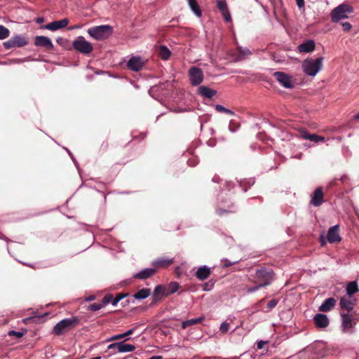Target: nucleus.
Segmentation results:
<instances>
[{
	"label": "nucleus",
	"instance_id": "nucleus-1",
	"mask_svg": "<svg viewBox=\"0 0 359 359\" xmlns=\"http://www.w3.org/2000/svg\"><path fill=\"white\" fill-rule=\"evenodd\" d=\"M323 60V57L305 59L302 66L303 72L307 76H315L322 69Z\"/></svg>",
	"mask_w": 359,
	"mask_h": 359
},
{
	"label": "nucleus",
	"instance_id": "nucleus-2",
	"mask_svg": "<svg viewBox=\"0 0 359 359\" xmlns=\"http://www.w3.org/2000/svg\"><path fill=\"white\" fill-rule=\"evenodd\" d=\"M353 12L352 6L348 4H341L332 10L330 13L332 22L339 23L342 20L348 18Z\"/></svg>",
	"mask_w": 359,
	"mask_h": 359
},
{
	"label": "nucleus",
	"instance_id": "nucleus-3",
	"mask_svg": "<svg viewBox=\"0 0 359 359\" xmlns=\"http://www.w3.org/2000/svg\"><path fill=\"white\" fill-rule=\"evenodd\" d=\"M113 32V27L109 25L91 27V37L96 40H104L109 38Z\"/></svg>",
	"mask_w": 359,
	"mask_h": 359
},
{
	"label": "nucleus",
	"instance_id": "nucleus-4",
	"mask_svg": "<svg viewBox=\"0 0 359 359\" xmlns=\"http://www.w3.org/2000/svg\"><path fill=\"white\" fill-rule=\"evenodd\" d=\"M76 323L77 320L74 318L63 319L55 325L53 331L57 335L62 334L74 327Z\"/></svg>",
	"mask_w": 359,
	"mask_h": 359
},
{
	"label": "nucleus",
	"instance_id": "nucleus-5",
	"mask_svg": "<svg viewBox=\"0 0 359 359\" xmlns=\"http://www.w3.org/2000/svg\"><path fill=\"white\" fill-rule=\"evenodd\" d=\"M28 43L27 39L22 35H15L9 40L4 43V47L7 49L13 47H22Z\"/></svg>",
	"mask_w": 359,
	"mask_h": 359
},
{
	"label": "nucleus",
	"instance_id": "nucleus-6",
	"mask_svg": "<svg viewBox=\"0 0 359 359\" xmlns=\"http://www.w3.org/2000/svg\"><path fill=\"white\" fill-rule=\"evenodd\" d=\"M273 76L283 87L289 89L294 87V82L292 77L288 74L282 72H276L273 74Z\"/></svg>",
	"mask_w": 359,
	"mask_h": 359
},
{
	"label": "nucleus",
	"instance_id": "nucleus-7",
	"mask_svg": "<svg viewBox=\"0 0 359 359\" xmlns=\"http://www.w3.org/2000/svg\"><path fill=\"white\" fill-rule=\"evenodd\" d=\"M189 76L193 86H198L203 81V72L201 69L197 67H192L189 70Z\"/></svg>",
	"mask_w": 359,
	"mask_h": 359
},
{
	"label": "nucleus",
	"instance_id": "nucleus-8",
	"mask_svg": "<svg viewBox=\"0 0 359 359\" xmlns=\"http://www.w3.org/2000/svg\"><path fill=\"white\" fill-rule=\"evenodd\" d=\"M73 47L75 50L83 53H90V43L87 41L83 36H79L73 42Z\"/></svg>",
	"mask_w": 359,
	"mask_h": 359
},
{
	"label": "nucleus",
	"instance_id": "nucleus-9",
	"mask_svg": "<svg viewBox=\"0 0 359 359\" xmlns=\"http://www.w3.org/2000/svg\"><path fill=\"white\" fill-rule=\"evenodd\" d=\"M273 274L272 270H268L265 268L257 269L255 271V277L261 281L260 283L269 282V285L271 284Z\"/></svg>",
	"mask_w": 359,
	"mask_h": 359
},
{
	"label": "nucleus",
	"instance_id": "nucleus-10",
	"mask_svg": "<svg viewBox=\"0 0 359 359\" xmlns=\"http://www.w3.org/2000/svg\"><path fill=\"white\" fill-rule=\"evenodd\" d=\"M339 224L331 226L327 231V238L330 243H339L341 241V238L339 233Z\"/></svg>",
	"mask_w": 359,
	"mask_h": 359
},
{
	"label": "nucleus",
	"instance_id": "nucleus-11",
	"mask_svg": "<svg viewBox=\"0 0 359 359\" xmlns=\"http://www.w3.org/2000/svg\"><path fill=\"white\" fill-rule=\"evenodd\" d=\"M217 7L222 13L225 22H229L231 21V15L229 11L226 1L225 0H217Z\"/></svg>",
	"mask_w": 359,
	"mask_h": 359
},
{
	"label": "nucleus",
	"instance_id": "nucleus-12",
	"mask_svg": "<svg viewBox=\"0 0 359 359\" xmlns=\"http://www.w3.org/2000/svg\"><path fill=\"white\" fill-rule=\"evenodd\" d=\"M69 24V20L64 18L60 20L53 21L44 26V28L50 31H56L66 27Z\"/></svg>",
	"mask_w": 359,
	"mask_h": 359
},
{
	"label": "nucleus",
	"instance_id": "nucleus-13",
	"mask_svg": "<svg viewBox=\"0 0 359 359\" xmlns=\"http://www.w3.org/2000/svg\"><path fill=\"white\" fill-rule=\"evenodd\" d=\"M355 304V300L353 299L352 297L344 296L340 298L339 306L341 309L347 311H351Z\"/></svg>",
	"mask_w": 359,
	"mask_h": 359
},
{
	"label": "nucleus",
	"instance_id": "nucleus-14",
	"mask_svg": "<svg viewBox=\"0 0 359 359\" xmlns=\"http://www.w3.org/2000/svg\"><path fill=\"white\" fill-rule=\"evenodd\" d=\"M144 62L140 56L132 57L127 63L128 69L135 72L140 71L142 68Z\"/></svg>",
	"mask_w": 359,
	"mask_h": 359
},
{
	"label": "nucleus",
	"instance_id": "nucleus-15",
	"mask_svg": "<svg viewBox=\"0 0 359 359\" xmlns=\"http://www.w3.org/2000/svg\"><path fill=\"white\" fill-rule=\"evenodd\" d=\"M324 201V195L321 187L317 188L311 196V204L316 207H318L323 204Z\"/></svg>",
	"mask_w": 359,
	"mask_h": 359
},
{
	"label": "nucleus",
	"instance_id": "nucleus-16",
	"mask_svg": "<svg viewBox=\"0 0 359 359\" xmlns=\"http://www.w3.org/2000/svg\"><path fill=\"white\" fill-rule=\"evenodd\" d=\"M165 296H168L165 285H158L156 286L152 294V304L159 302Z\"/></svg>",
	"mask_w": 359,
	"mask_h": 359
},
{
	"label": "nucleus",
	"instance_id": "nucleus-17",
	"mask_svg": "<svg viewBox=\"0 0 359 359\" xmlns=\"http://www.w3.org/2000/svg\"><path fill=\"white\" fill-rule=\"evenodd\" d=\"M34 44L36 46L46 48L50 50L53 48V44L51 40L48 37L44 36H36Z\"/></svg>",
	"mask_w": 359,
	"mask_h": 359
},
{
	"label": "nucleus",
	"instance_id": "nucleus-18",
	"mask_svg": "<svg viewBox=\"0 0 359 359\" xmlns=\"http://www.w3.org/2000/svg\"><path fill=\"white\" fill-rule=\"evenodd\" d=\"M313 321L316 326L318 328H325L330 323L329 318L323 313H317L313 318Z\"/></svg>",
	"mask_w": 359,
	"mask_h": 359
},
{
	"label": "nucleus",
	"instance_id": "nucleus-19",
	"mask_svg": "<svg viewBox=\"0 0 359 359\" xmlns=\"http://www.w3.org/2000/svg\"><path fill=\"white\" fill-rule=\"evenodd\" d=\"M341 327L344 332H347L350 328L353 327V323L352 316L348 313H341Z\"/></svg>",
	"mask_w": 359,
	"mask_h": 359
},
{
	"label": "nucleus",
	"instance_id": "nucleus-20",
	"mask_svg": "<svg viewBox=\"0 0 359 359\" xmlns=\"http://www.w3.org/2000/svg\"><path fill=\"white\" fill-rule=\"evenodd\" d=\"M300 137L304 140H309L314 142H325V139L323 136H320L316 134H310L306 130L300 131Z\"/></svg>",
	"mask_w": 359,
	"mask_h": 359
},
{
	"label": "nucleus",
	"instance_id": "nucleus-21",
	"mask_svg": "<svg viewBox=\"0 0 359 359\" xmlns=\"http://www.w3.org/2000/svg\"><path fill=\"white\" fill-rule=\"evenodd\" d=\"M156 273V269L153 268H146L135 273L133 277L140 280L147 279Z\"/></svg>",
	"mask_w": 359,
	"mask_h": 359
},
{
	"label": "nucleus",
	"instance_id": "nucleus-22",
	"mask_svg": "<svg viewBox=\"0 0 359 359\" xmlns=\"http://www.w3.org/2000/svg\"><path fill=\"white\" fill-rule=\"evenodd\" d=\"M336 302L334 297L327 298L323 301L318 309L322 312H328L335 306Z\"/></svg>",
	"mask_w": 359,
	"mask_h": 359
},
{
	"label": "nucleus",
	"instance_id": "nucleus-23",
	"mask_svg": "<svg viewBox=\"0 0 359 359\" xmlns=\"http://www.w3.org/2000/svg\"><path fill=\"white\" fill-rule=\"evenodd\" d=\"M315 42L313 40H307L304 41V43L299 44L298 46V50L299 53H310L313 51L315 48Z\"/></svg>",
	"mask_w": 359,
	"mask_h": 359
},
{
	"label": "nucleus",
	"instance_id": "nucleus-24",
	"mask_svg": "<svg viewBox=\"0 0 359 359\" xmlns=\"http://www.w3.org/2000/svg\"><path fill=\"white\" fill-rule=\"evenodd\" d=\"M210 274V269L206 266L203 265L199 267L196 272V278L200 280H204L208 278Z\"/></svg>",
	"mask_w": 359,
	"mask_h": 359
},
{
	"label": "nucleus",
	"instance_id": "nucleus-25",
	"mask_svg": "<svg viewBox=\"0 0 359 359\" xmlns=\"http://www.w3.org/2000/svg\"><path fill=\"white\" fill-rule=\"evenodd\" d=\"M198 92L205 98H211L217 94L215 90L211 89L205 86H201L198 88Z\"/></svg>",
	"mask_w": 359,
	"mask_h": 359
},
{
	"label": "nucleus",
	"instance_id": "nucleus-26",
	"mask_svg": "<svg viewBox=\"0 0 359 359\" xmlns=\"http://www.w3.org/2000/svg\"><path fill=\"white\" fill-rule=\"evenodd\" d=\"M238 54L236 55V60L241 61L245 60L247 57L252 55L251 50L245 47L239 46L237 48Z\"/></svg>",
	"mask_w": 359,
	"mask_h": 359
},
{
	"label": "nucleus",
	"instance_id": "nucleus-27",
	"mask_svg": "<svg viewBox=\"0 0 359 359\" xmlns=\"http://www.w3.org/2000/svg\"><path fill=\"white\" fill-rule=\"evenodd\" d=\"M150 294L151 290L149 288H142L135 293L133 297L135 299L143 300L147 298Z\"/></svg>",
	"mask_w": 359,
	"mask_h": 359
},
{
	"label": "nucleus",
	"instance_id": "nucleus-28",
	"mask_svg": "<svg viewBox=\"0 0 359 359\" xmlns=\"http://www.w3.org/2000/svg\"><path fill=\"white\" fill-rule=\"evenodd\" d=\"M188 4L192 12L197 16L201 17L202 15L201 9L196 0H187Z\"/></svg>",
	"mask_w": 359,
	"mask_h": 359
},
{
	"label": "nucleus",
	"instance_id": "nucleus-29",
	"mask_svg": "<svg viewBox=\"0 0 359 359\" xmlns=\"http://www.w3.org/2000/svg\"><path fill=\"white\" fill-rule=\"evenodd\" d=\"M118 352L128 353L132 352L135 349V346L130 344H126L124 341L118 342Z\"/></svg>",
	"mask_w": 359,
	"mask_h": 359
},
{
	"label": "nucleus",
	"instance_id": "nucleus-30",
	"mask_svg": "<svg viewBox=\"0 0 359 359\" xmlns=\"http://www.w3.org/2000/svg\"><path fill=\"white\" fill-rule=\"evenodd\" d=\"M346 296L351 297L353 294L358 291V286L356 281H352L347 284L346 288Z\"/></svg>",
	"mask_w": 359,
	"mask_h": 359
},
{
	"label": "nucleus",
	"instance_id": "nucleus-31",
	"mask_svg": "<svg viewBox=\"0 0 359 359\" xmlns=\"http://www.w3.org/2000/svg\"><path fill=\"white\" fill-rule=\"evenodd\" d=\"M203 319H204L203 317H198V318L184 320L182 323V327L183 329H185L189 326H191V325L200 323L203 320Z\"/></svg>",
	"mask_w": 359,
	"mask_h": 359
},
{
	"label": "nucleus",
	"instance_id": "nucleus-32",
	"mask_svg": "<svg viewBox=\"0 0 359 359\" xmlns=\"http://www.w3.org/2000/svg\"><path fill=\"white\" fill-rule=\"evenodd\" d=\"M135 330H136V327H133L132 329L128 330L127 332H124L123 334L114 335V336L108 338L105 341H113V340H117V339H121V338H123V337H126L133 334Z\"/></svg>",
	"mask_w": 359,
	"mask_h": 359
},
{
	"label": "nucleus",
	"instance_id": "nucleus-33",
	"mask_svg": "<svg viewBox=\"0 0 359 359\" xmlns=\"http://www.w3.org/2000/svg\"><path fill=\"white\" fill-rule=\"evenodd\" d=\"M170 50L165 46H161L158 50L159 57L164 60H168L170 56Z\"/></svg>",
	"mask_w": 359,
	"mask_h": 359
},
{
	"label": "nucleus",
	"instance_id": "nucleus-34",
	"mask_svg": "<svg viewBox=\"0 0 359 359\" xmlns=\"http://www.w3.org/2000/svg\"><path fill=\"white\" fill-rule=\"evenodd\" d=\"M167 295L176 292L179 289V284L177 282H171L168 285H165Z\"/></svg>",
	"mask_w": 359,
	"mask_h": 359
},
{
	"label": "nucleus",
	"instance_id": "nucleus-35",
	"mask_svg": "<svg viewBox=\"0 0 359 359\" xmlns=\"http://www.w3.org/2000/svg\"><path fill=\"white\" fill-rule=\"evenodd\" d=\"M172 263L171 259L161 258L153 261L152 266H168Z\"/></svg>",
	"mask_w": 359,
	"mask_h": 359
},
{
	"label": "nucleus",
	"instance_id": "nucleus-36",
	"mask_svg": "<svg viewBox=\"0 0 359 359\" xmlns=\"http://www.w3.org/2000/svg\"><path fill=\"white\" fill-rule=\"evenodd\" d=\"M268 285H269V282H266V283H259V284H257V285H256L255 286L248 287L246 289V293L247 294L253 293V292L259 290V289H261L262 287H264L266 286H268Z\"/></svg>",
	"mask_w": 359,
	"mask_h": 359
},
{
	"label": "nucleus",
	"instance_id": "nucleus-37",
	"mask_svg": "<svg viewBox=\"0 0 359 359\" xmlns=\"http://www.w3.org/2000/svg\"><path fill=\"white\" fill-rule=\"evenodd\" d=\"M215 109L216 111H217L218 112H222V113H225V114H229V115H231V116H233L235 115V113L227 109V108H225L224 106L221 105V104H216L215 105Z\"/></svg>",
	"mask_w": 359,
	"mask_h": 359
},
{
	"label": "nucleus",
	"instance_id": "nucleus-38",
	"mask_svg": "<svg viewBox=\"0 0 359 359\" xmlns=\"http://www.w3.org/2000/svg\"><path fill=\"white\" fill-rule=\"evenodd\" d=\"M128 295V294L127 293L118 294L114 298L113 297L111 305L113 306H116L121 300H122L123 298H125Z\"/></svg>",
	"mask_w": 359,
	"mask_h": 359
},
{
	"label": "nucleus",
	"instance_id": "nucleus-39",
	"mask_svg": "<svg viewBox=\"0 0 359 359\" xmlns=\"http://www.w3.org/2000/svg\"><path fill=\"white\" fill-rule=\"evenodd\" d=\"M9 30L4 25H0V39L3 40L8 37Z\"/></svg>",
	"mask_w": 359,
	"mask_h": 359
},
{
	"label": "nucleus",
	"instance_id": "nucleus-40",
	"mask_svg": "<svg viewBox=\"0 0 359 359\" xmlns=\"http://www.w3.org/2000/svg\"><path fill=\"white\" fill-rule=\"evenodd\" d=\"M240 128V125L234 122V121L231 120L229 125V130L231 133H236Z\"/></svg>",
	"mask_w": 359,
	"mask_h": 359
},
{
	"label": "nucleus",
	"instance_id": "nucleus-41",
	"mask_svg": "<svg viewBox=\"0 0 359 359\" xmlns=\"http://www.w3.org/2000/svg\"><path fill=\"white\" fill-rule=\"evenodd\" d=\"M113 300V295L110 293L106 294L103 299H102V304L105 306L108 304L112 302Z\"/></svg>",
	"mask_w": 359,
	"mask_h": 359
},
{
	"label": "nucleus",
	"instance_id": "nucleus-42",
	"mask_svg": "<svg viewBox=\"0 0 359 359\" xmlns=\"http://www.w3.org/2000/svg\"><path fill=\"white\" fill-rule=\"evenodd\" d=\"M241 259H238L233 262H230L228 259H222L221 261L224 262L223 267L227 268L235 264L238 263Z\"/></svg>",
	"mask_w": 359,
	"mask_h": 359
},
{
	"label": "nucleus",
	"instance_id": "nucleus-43",
	"mask_svg": "<svg viewBox=\"0 0 359 359\" xmlns=\"http://www.w3.org/2000/svg\"><path fill=\"white\" fill-rule=\"evenodd\" d=\"M278 303V300L276 299H273L271 301H269L267 304V309L268 311H271L273 309H274Z\"/></svg>",
	"mask_w": 359,
	"mask_h": 359
},
{
	"label": "nucleus",
	"instance_id": "nucleus-44",
	"mask_svg": "<svg viewBox=\"0 0 359 359\" xmlns=\"http://www.w3.org/2000/svg\"><path fill=\"white\" fill-rule=\"evenodd\" d=\"M104 307V304H102V301L100 303H94L91 304V311H96Z\"/></svg>",
	"mask_w": 359,
	"mask_h": 359
},
{
	"label": "nucleus",
	"instance_id": "nucleus-45",
	"mask_svg": "<svg viewBox=\"0 0 359 359\" xmlns=\"http://www.w3.org/2000/svg\"><path fill=\"white\" fill-rule=\"evenodd\" d=\"M229 329V324L227 322H223L220 325L219 330L222 332L226 333L228 332Z\"/></svg>",
	"mask_w": 359,
	"mask_h": 359
},
{
	"label": "nucleus",
	"instance_id": "nucleus-46",
	"mask_svg": "<svg viewBox=\"0 0 359 359\" xmlns=\"http://www.w3.org/2000/svg\"><path fill=\"white\" fill-rule=\"evenodd\" d=\"M198 163V159L196 157H194L187 160V164L189 166L194 167Z\"/></svg>",
	"mask_w": 359,
	"mask_h": 359
},
{
	"label": "nucleus",
	"instance_id": "nucleus-47",
	"mask_svg": "<svg viewBox=\"0 0 359 359\" xmlns=\"http://www.w3.org/2000/svg\"><path fill=\"white\" fill-rule=\"evenodd\" d=\"M341 25L344 32H348L352 28V25L348 22H341Z\"/></svg>",
	"mask_w": 359,
	"mask_h": 359
},
{
	"label": "nucleus",
	"instance_id": "nucleus-48",
	"mask_svg": "<svg viewBox=\"0 0 359 359\" xmlns=\"http://www.w3.org/2000/svg\"><path fill=\"white\" fill-rule=\"evenodd\" d=\"M255 183V180H245L244 182H240V187H243L244 186H245V184H248V186L250 187L251 186H252Z\"/></svg>",
	"mask_w": 359,
	"mask_h": 359
},
{
	"label": "nucleus",
	"instance_id": "nucleus-49",
	"mask_svg": "<svg viewBox=\"0 0 359 359\" xmlns=\"http://www.w3.org/2000/svg\"><path fill=\"white\" fill-rule=\"evenodd\" d=\"M23 333L21 332H16L14 330L9 331V336H15L17 338H21L23 336Z\"/></svg>",
	"mask_w": 359,
	"mask_h": 359
},
{
	"label": "nucleus",
	"instance_id": "nucleus-50",
	"mask_svg": "<svg viewBox=\"0 0 359 359\" xmlns=\"http://www.w3.org/2000/svg\"><path fill=\"white\" fill-rule=\"evenodd\" d=\"M297 7L299 10L304 8L305 2L304 0H295Z\"/></svg>",
	"mask_w": 359,
	"mask_h": 359
},
{
	"label": "nucleus",
	"instance_id": "nucleus-51",
	"mask_svg": "<svg viewBox=\"0 0 359 359\" xmlns=\"http://www.w3.org/2000/svg\"><path fill=\"white\" fill-rule=\"evenodd\" d=\"M267 343L266 341H259L257 342V347L258 349H262L264 348V346Z\"/></svg>",
	"mask_w": 359,
	"mask_h": 359
},
{
	"label": "nucleus",
	"instance_id": "nucleus-52",
	"mask_svg": "<svg viewBox=\"0 0 359 359\" xmlns=\"http://www.w3.org/2000/svg\"><path fill=\"white\" fill-rule=\"evenodd\" d=\"M231 212V210H224V209H222V208H217L216 210L217 214L220 215V216L222 215L225 212Z\"/></svg>",
	"mask_w": 359,
	"mask_h": 359
},
{
	"label": "nucleus",
	"instance_id": "nucleus-53",
	"mask_svg": "<svg viewBox=\"0 0 359 359\" xmlns=\"http://www.w3.org/2000/svg\"><path fill=\"white\" fill-rule=\"evenodd\" d=\"M118 346H119L118 342L112 343L108 346L107 348L110 350V349L116 348L117 350L118 351Z\"/></svg>",
	"mask_w": 359,
	"mask_h": 359
},
{
	"label": "nucleus",
	"instance_id": "nucleus-54",
	"mask_svg": "<svg viewBox=\"0 0 359 359\" xmlns=\"http://www.w3.org/2000/svg\"><path fill=\"white\" fill-rule=\"evenodd\" d=\"M159 88H161V86H152L150 90H149V93L150 95L154 91H157Z\"/></svg>",
	"mask_w": 359,
	"mask_h": 359
},
{
	"label": "nucleus",
	"instance_id": "nucleus-55",
	"mask_svg": "<svg viewBox=\"0 0 359 359\" xmlns=\"http://www.w3.org/2000/svg\"><path fill=\"white\" fill-rule=\"evenodd\" d=\"M271 60H273L275 62L278 63V62H281V60H280L277 59V57H276V55H275V54H273V53H272V54L271 55Z\"/></svg>",
	"mask_w": 359,
	"mask_h": 359
},
{
	"label": "nucleus",
	"instance_id": "nucleus-56",
	"mask_svg": "<svg viewBox=\"0 0 359 359\" xmlns=\"http://www.w3.org/2000/svg\"><path fill=\"white\" fill-rule=\"evenodd\" d=\"M264 301V299L258 302L257 304H255L254 307L256 310L259 309L260 304Z\"/></svg>",
	"mask_w": 359,
	"mask_h": 359
},
{
	"label": "nucleus",
	"instance_id": "nucleus-57",
	"mask_svg": "<svg viewBox=\"0 0 359 359\" xmlns=\"http://www.w3.org/2000/svg\"><path fill=\"white\" fill-rule=\"evenodd\" d=\"M219 180H220V179L218 176H215L212 178V182H219Z\"/></svg>",
	"mask_w": 359,
	"mask_h": 359
},
{
	"label": "nucleus",
	"instance_id": "nucleus-58",
	"mask_svg": "<svg viewBox=\"0 0 359 359\" xmlns=\"http://www.w3.org/2000/svg\"><path fill=\"white\" fill-rule=\"evenodd\" d=\"M173 111L177 113H180V112L184 111V110L182 108H176Z\"/></svg>",
	"mask_w": 359,
	"mask_h": 359
},
{
	"label": "nucleus",
	"instance_id": "nucleus-59",
	"mask_svg": "<svg viewBox=\"0 0 359 359\" xmlns=\"http://www.w3.org/2000/svg\"><path fill=\"white\" fill-rule=\"evenodd\" d=\"M64 41L62 38H59L56 40L57 43L62 44V41Z\"/></svg>",
	"mask_w": 359,
	"mask_h": 359
},
{
	"label": "nucleus",
	"instance_id": "nucleus-60",
	"mask_svg": "<svg viewBox=\"0 0 359 359\" xmlns=\"http://www.w3.org/2000/svg\"><path fill=\"white\" fill-rule=\"evenodd\" d=\"M104 187V184L100 183V184H99L98 187H97V188L96 187V188H95V189H96L97 191H98V189H99V188H100V189H101V188H102V187Z\"/></svg>",
	"mask_w": 359,
	"mask_h": 359
},
{
	"label": "nucleus",
	"instance_id": "nucleus-61",
	"mask_svg": "<svg viewBox=\"0 0 359 359\" xmlns=\"http://www.w3.org/2000/svg\"><path fill=\"white\" fill-rule=\"evenodd\" d=\"M43 21V18H37V20H36V22L38 23L42 22Z\"/></svg>",
	"mask_w": 359,
	"mask_h": 359
},
{
	"label": "nucleus",
	"instance_id": "nucleus-62",
	"mask_svg": "<svg viewBox=\"0 0 359 359\" xmlns=\"http://www.w3.org/2000/svg\"><path fill=\"white\" fill-rule=\"evenodd\" d=\"M95 299V296L91 294V297H90L91 301H93Z\"/></svg>",
	"mask_w": 359,
	"mask_h": 359
},
{
	"label": "nucleus",
	"instance_id": "nucleus-63",
	"mask_svg": "<svg viewBox=\"0 0 359 359\" xmlns=\"http://www.w3.org/2000/svg\"><path fill=\"white\" fill-rule=\"evenodd\" d=\"M91 359H101V357H100V356L94 357V358H91Z\"/></svg>",
	"mask_w": 359,
	"mask_h": 359
},
{
	"label": "nucleus",
	"instance_id": "nucleus-64",
	"mask_svg": "<svg viewBox=\"0 0 359 359\" xmlns=\"http://www.w3.org/2000/svg\"><path fill=\"white\" fill-rule=\"evenodd\" d=\"M355 118H357V119H359V113L357 114L355 116Z\"/></svg>",
	"mask_w": 359,
	"mask_h": 359
}]
</instances>
